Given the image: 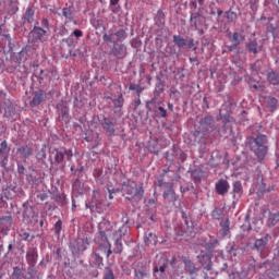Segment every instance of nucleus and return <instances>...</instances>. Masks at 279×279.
Instances as JSON below:
<instances>
[{
    "label": "nucleus",
    "mask_w": 279,
    "mask_h": 279,
    "mask_svg": "<svg viewBox=\"0 0 279 279\" xmlns=\"http://www.w3.org/2000/svg\"><path fill=\"white\" fill-rule=\"evenodd\" d=\"M184 265H185V271H187L190 276H195V274L199 271V268H196L195 264L192 263L191 259H185Z\"/></svg>",
    "instance_id": "f3484780"
},
{
    "label": "nucleus",
    "mask_w": 279,
    "mask_h": 279,
    "mask_svg": "<svg viewBox=\"0 0 279 279\" xmlns=\"http://www.w3.org/2000/svg\"><path fill=\"white\" fill-rule=\"evenodd\" d=\"M10 154V148L8 147V142L3 141L0 144V156H8Z\"/></svg>",
    "instance_id": "393cba45"
},
{
    "label": "nucleus",
    "mask_w": 279,
    "mask_h": 279,
    "mask_svg": "<svg viewBox=\"0 0 279 279\" xmlns=\"http://www.w3.org/2000/svg\"><path fill=\"white\" fill-rule=\"evenodd\" d=\"M41 26L45 27V29H49V20L43 19L41 20Z\"/></svg>",
    "instance_id": "de8ad7c7"
},
{
    "label": "nucleus",
    "mask_w": 279,
    "mask_h": 279,
    "mask_svg": "<svg viewBox=\"0 0 279 279\" xmlns=\"http://www.w3.org/2000/svg\"><path fill=\"white\" fill-rule=\"evenodd\" d=\"M123 228L125 227L117 229V227L112 225L110 220H102L98 225V234L101 241H106V243H108L110 239H113V236H117V234L123 232Z\"/></svg>",
    "instance_id": "7ed1b4c3"
},
{
    "label": "nucleus",
    "mask_w": 279,
    "mask_h": 279,
    "mask_svg": "<svg viewBox=\"0 0 279 279\" xmlns=\"http://www.w3.org/2000/svg\"><path fill=\"white\" fill-rule=\"evenodd\" d=\"M123 104H124L123 95H120L118 99L113 100V105L116 108H123Z\"/></svg>",
    "instance_id": "e433bc0d"
},
{
    "label": "nucleus",
    "mask_w": 279,
    "mask_h": 279,
    "mask_svg": "<svg viewBox=\"0 0 279 279\" xmlns=\"http://www.w3.org/2000/svg\"><path fill=\"white\" fill-rule=\"evenodd\" d=\"M0 221H5L7 226H12V216H4L0 218Z\"/></svg>",
    "instance_id": "37998d69"
},
{
    "label": "nucleus",
    "mask_w": 279,
    "mask_h": 279,
    "mask_svg": "<svg viewBox=\"0 0 279 279\" xmlns=\"http://www.w3.org/2000/svg\"><path fill=\"white\" fill-rule=\"evenodd\" d=\"M166 186H168V191L163 192V198L169 199V197H171L172 202H175V191H173V184L166 183Z\"/></svg>",
    "instance_id": "a211bd4d"
},
{
    "label": "nucleus",
    "mask_w": 279,
    "mask_h": 279,
    "mask_svg": "<svg viewBox=\"0 0 279 279\" xmlns=\"http://www.w3.org/2000/svg\"><path fill=\"white\" fill-rule=\"evenodd\" d=\"M123 231L118 233L116 236L111 238L113 243V250H112V244L110 243V240H108L107 244H100L98 246V251L102 252V254H106L107 258H110L112 254H122L123 252Z\"/></svg>",
    "instance_id": "f03ea898"
},
{
    "label": "nucleus",
    "mask_w": 279,
    "mask_h": 279,
    "mask_svg": "<svg viewBox=\"0 0 279 279\" xmlns=\"http://www.w3.org/2000/svg\"><path fill=\"white\" fill-rule=\"evenodd\" d=\"M51 156L56 165H62V162H64V156H66L68 160L73 158V150L66 148L54 149Z\"/></svg>",
    "instance_id": "423d86ee"
},
{
    "label": "nucleus",
    "mask_w": 279,
    "mask_h": 279,
    "mask_svg": "<svg viewBox=\"0 0 279 279\" xmlns=\"http://www.w3.org/2000/svg\"><path fill=\"white\" fill-rule=\"evenodd\" d=\"M32 19H34V11L33 9H27L24 14V21H26L27 23H32Z\"/></svg>",
    "instance_id": "c756f323"
},
{
    "label": "nucleus",
    "mask_w": 279,
    "mask_h": 279,
    "mask_svg": "<svg viewBox=\"0 0 279 279\" xmlns=\"http://www.w3.org/2000/svg\"><path fill=\"white\" fill-rule=\"evenodd\" d=\"M20 236H21L22 241H34V235L32 236L29 234V232L22 231L20 233Z\"/></svg>",
    "instance_id": "72a5a7b5"
},
{
    "label": "nucleus",
    "mask_w": 279,
    "mask_h": 279,
    "mask_svg": "<svg viewBox=\"0 0 279 279\" xmlns=\"http://www.w3.org/2000/svg\"><path fill=\"white\" fill-rule=\"evenodd\" d=\"M191 8H194V9H196L197 8V2H191Z\"/></svg>",
    "instance_id": "680f3d73"
},
{
    "label": "nucleus",
    "mask_w": 279,
    "mask_h": 279,
    "mask_svg": "<svg viewBox=\"0 0 279 279\" xmlns=\"http://www.w3.org/2000/svg\"><path fill=\"white\" fill-rule=\"evenodd\" d=\"M53 231L57 234V236H60V233L62 232V220H58L54 223Z\"/></svg>",
    "instance_id": "2f4dec72"
},
{
    "label": "nucleus",
    "mask_w": 279,
    "mask_h": 279,
    "mask_svg": "<svg viewBox=\"0 0 279 279\" xmlns=\"http://www.w3.org/2000/svg\"><path fill=\"white\" fill-rule=\"evenodd\" d=\"M220 227L222 228V236H228L230 232V218L222 220Z\"/></svg>",
    "instance_id": "aec40b11"
},
{
    "label": "nucleus",
    "mask_w": 279,
    "mask_h": 279,
    "mask_svg": "<svg viewBox=\"0 0 279 279\" xmlns=\"http://www.w3.org/2000/svg\"><path fill=\"white\" fill-rule=\"evenodd\" d=\"M217 14H218V16H221V14H223V11L221 9H218Z\"/></svg>",
    "instance_id": "e2e57ef3"
},
{
    "label": "nucleus",
    "mask_w": 279,
    "mask_h": 279,
    "mask_svg": "<svg viewBox=\"0 0 279 279\" xmlns=\"http://www.w3.org/2000/svg\"><path fill=\"white\" fill-rule=\"evenodd\" d=\"M25 171V168L23 166H19V173H23Z\"/></svg>",
    "instance_id": "052dcab7"
},
{
    "label": "nucleus",
    "mask_w": 279,
    "mask_h": 279,
    "mask_svg": "<svg viewBox=\"0 0 279 279\" xmlns=\"http://www.w3.org/2000/svg\"><path fill=\"white\" fill-rule=\"evenodd\" d=\"M257 64H258V62H256L255 64H253V65L251 66L252 71H258V68H256Z\"/></svg>",
    "instance_id": "13d9d810"
},
{
    "label": "nucleus",
    "mask_w": 279,
    "mask_h": 279,
    "mask_svg": "<svg viewBox=\"0 0 279 279\" xmlns=\"http://www.w3.org/2000/svg\"><path fill=\"white\" fill-rule=\"evenodd\" d=\"M191 26L194 27V29H197L199 27V13H192L190 17Z\"/></svg>",
    "instance_id": "4be33fe9"
},
{
    "label": "nucleus",
    "mask_w": 279,
    "mask_h": 279,
    "mask_svg": "<svg viewBox=\"0 0 279 279\" xmlns=\"http://www.w3.org/2000/svg\"><path fill=\"white\" fill-rule=\"evenodd\" d=\"M121 0H110V5H119Z\"/></svg>",
    "instance_id": "6e6d98bb"
},
{
    "label": "nucleus",
    "mask_w": 279,
    "mask_h": 279,
    "mask_svg": "<svg viewBox=\"0 0 279 279\" xmlns=\"http://www.w3.org/2000/svg\"><path fill=\"white\" fill-rule=\"evenodd\" d=\"M267 106L270 108L271 112L276 111L278 108V99H276V97H268Z\"/></svg>",
    "instance_id": "b1692460"
},
{
    "label": "nucleus",
    "mask_w": 279,
    "mask_h": 279,
    "mask_svg": "<svg viewBox=\"0 0 279 279\" xmlns=\"http://www.w3.org/2000/svg\"><path fill=\"white\" fill-rule=\"evenodd\" d=\"M198 260L201 263V265H206V263L210 262V255L208 254H204V255H201L198 256Z\"/></svg>",
    "instance_id": "c9c22d12"
},
{
    "label": "nucleus",
    "mask_w": 279,
    "mask_h": 279,
    "mask_svg": "<svg viewBox=\"0 0 279 279\" xmlns=\"http://www.w3.org/2000/svg\"><path fill=\"white\" fill-rule=\"evenodd\" d=\"M158 110L160 112V117L165 119V117H167V110L163 107H158Z\"/></svg>",
    "instance_id": "09e8293b"
},
{
    "label": "nucleus",
    "mask_w": 279,
    "mask_h": 279,
    "mask_svg": "<svg viewBox=\"0 0 279 279\" xmlns=\"http://www.w3.org/2000/svg\"><path fill=\"white\" fill-rule=\"evenodd\" d=\"M267 143V135L263 134L248 138V147L257 158H265L267 156V151L269 150Z\"/></svg>",
    "instance_id": "f257e3e1"
},
{
    "label": "nucleus",
    "mask_w": 279,
    "mask_h": 279,
    "mask_svg": "<svg viewBox=\"0 0 279 279\" xmlns=\"http://www.w3.org/2000/svg\"><path fill=\"white\" fill-rule=\"evenodd\" d=\"M156 202H158V199H156V198H149V199L147 201V206H154V205L156 204Z\"/></svg>",
    "instance_id": "3c124183"
},
{
    "label": "nucleus",
    "mask_w": 279,
    "mask_h": 279,
    "mask_svg": "<svg viewBox=\"0 0 279 279\" xmlns=\"http://www.w3.org/2000/svg\"><path fill=\"white\" fill-rule=\"evenodd\" d=\"M45 95L46 94L44 90L36 92L33 100L31 101V108H36V106H40V104L45 101Z\"/></svg>",
    "instance_id": "f8f14e48"
},
{
    "label": "nucleus",
    "mask_w": 279,
    "mask_h": 279,
    "mask_svg": "<svg viewBox=\"0 0 279 279\" xmlns=\"http://www.w3.org/2000/svg\"><path fill=\"white\" fill-rule=\"evenodd\" d=\"M122 192L124 195H130L132 199H134V197H143L145 194V190H143V187H138L134 181L124 182L122 184Z\"/></svg>",
    "instance_id": "39448f33"
},
{
    "label": "nucleus",
    "mask_w": 279,
    "mask_h": 279,
    "mask_svg": "<svg viewBox=\"0 0 279 279\" xmlns=\"http://www.w3.org/2000/svg\"><path fill=\"white\" fill-rule=\"evenodd\" d=\"M111 56H114L116 58H119L120 60H123L125 56H128V47L123 44H117L111 49Z\"/></svg>",
    "instance_id": "1a4fd4ad"
},
{
    "label": "nucleus",
    "mask_w": 279,
    "mask_h": 279,
    "mask_svg": "<svg viewBox=\"0 0 279 279\" xmlns=\"http://www.w3.org/2000/svg\"><path fill=\"white\" fill-rule=\"evenodd\" d=\"M21 276H23V270H21L20 267H14L13 272L11 275V278L12 279H19V278H21Z\"/></svg>",
    "instance_id": "7c9ffc66"
},
{
    "label": "nucleus",
    "mask_w": 279,
    "mask_h": 279,
    "mask_svg": "<svg viewBox=\"0 0 279 279\" xmlns=\"http://www.w3.org/2000/svg\"><path fill=\"white\" fill-rule=\"evenodd\" d=\"M221 90H223V85H220V87H218V93H221Z\"/></svg>",
    "instance_id": "338daca9"
},
{
    "label": "nucleus",
    "mask_w": 279,
    "mask_h": 279,
    "mask_svg": "<svg viewBox=\"0 0 279 279\" xmlns=\"http://www.w3.org/2000/svg\"><path fill=\"white\" fill-rule=\"evenodd\" d=\"M246 49L256 56V53H258V41H256V39L250 40L246 45Z\"/></svg>",
    "instance_id": "6ab92c4d"
},
{
    "label": "nucleus",
    "mask_w": 279,
    "mask_h": 279,
    "mask_svg": "<svg viewBox=\"0 0 279 279\" xmlns=\"http://www.w3.org/2000/svg\"><path fill=\"white\" fill-rule=\"evenodd\" d=\"M92 256H93V258H94V260H95V265L97 266V267H104V257H101L100 255H99V253H93L92 254Z\"/></svg>",
    "instance_id": "a878e982"
},
{
    "label": "nucleus",
    "mask_w": 279,
    "mask_h": 279,
    "mask_svg": "<svg viewBox=\"0 0 279 279\" xmlns=\"http://www.w3.org/2000/svg\"><path fill=\"white\" fill-rule=\"evenodd\" d=\"M168 110H170V112H173V105L172 104H168Z\"/></svg>",
    "instance_id": "bf43d9fd"
},
{
    "label": "nucleus",
    "mask_w": 279,
    "mask_h": 279,
    "mask_svg": "<svg viewBox=\"0 0 279 279\" xmlns=\"http://www.w3.org/2000/svg\"><path fill=\"white\" fill-rule=\"evenodd\" d=\"M90 242H88L87 238H78L70 242V251L76 258H80V256H82V254H84V252H86V250H88Z\"/></svg>",
    "instance_id": "20e7f679"
},
{
    "label": "nucleus",
    "mask_w": 279,
    "mask_h": 279,
    "mask_svg": "<svg viewBox=\"0 0 279 279\" xmlns=\"http://www.w3.org/2000/svg\"><path fill=\"white\" fill-rule=\"evenodd\" d=\"M232 43H235V45H239V43H241L239 40V33H233V35H232Z\"/></svg>",
    "instance_id": "49530a36"
},
{
    "label": "nucleus",
    "mask_w": 279,
    "mask_h": 279,
    "mask_svg": "<svg viewBox=\"0 0 279 279\" xmlns=\"http://www.w3.org/2000/svg\"><path fill=\"white\" fill-rule=\"evenodd\" d=\"M17 154H21L23 158H29V156L34 154V148H32V146L29 145H23L20 148H17Z\"/></svg>",
    "instance_id": "dca6fc26"
},
{
    "label": "nucleus",
    "mask_w": 279,
    "mask_h": 279,
    "mask_svg": "<svg viewBox=\"0 0 279 279\" xmlns=\"http://www.w3.org/2000/svg\"><path fill=\"white\" fill-rule=\"evenodd\" d=\"M102 279H114V271H112V268L106 267Z\"/></svg>",
    "instance_id": "cd10ccee"
},
{
    "label": "nucleus",
    "mask_w": 279,
    "mask_h": 279,
    "mask_svg": "<svg viewBox=\"0 0 279 279\" xmlns=\"http://www.w3.org/2000/svg\"><path fill=\"white\" fill-rule=\"evenodd\" d=\"M26 262L29 265L28 276H34V274H36L34 267H36V263H38V251L36 248H29L26 252Z\"/></svg>",
    "instance_id": "0eeeda50"
},
{
    "label": "nucleus",
    "mask_w": 279,
    "mask_h": 279,
    "mask_svg": "<svg viewBox=\"0 0 279 279\" xmlns=\"http://www.w3.org/2000/svg\"><path fill=\"white\" fill-rule=\"evenodd\" d=\"M109 199H114V196H112V192H110V190H109Z\"/></svg>",
    "instance_id": "69168bd1"
},
{
    "label": "nucleus",
    "mask_w": 279,
    "mask_h": 279,
    "mask_svg": "<svg viewBox=\"0 0 279 279\" xmlns=\"http://www.w3.org/2000/svg\"><path fill=\"white\" fill-rule=\"evenodd\" d=\"M190 61H191V62H197V57H195V58H190Z\"/></svg>",
    "instance_id": "0e129e2a"
},
{
    "label": "nucleus",
    "mask_w": 279,
    "mask_h": 279,
    "mask_svg": "<svg viewBox=\"0 0 279 279\" xmlns=\"http://www.w3.org/2000/svg\"><path fill=\"white\" fill-rule=\"evenodd\" d=\"M267 243H269V240L267 239V236L258 239L255 241V247L257 250H260V247H265V245H267Z\"/></svg>",
    "instance_id": "bb28decb"
},
{
    "label": "nucleus",
    "mask_w": 279,
    "mask_h": 279,
    "mask_svg": "<svg viewBox=\"0 0 279 279\" xmlns=\"http://www.w3.org/2000/svg\"><path fill=\"white\" fill-rule=\"evenodd\" d=\"M204 1H206V0H197V2L199 3V5H204Z\"/></svg>",
    "instance_id": "774afa93"
},
{
    "label": "nucleus",
    "mask_w": 279,
    "mask_h": 279,
    "mask_svg": "<svg viewBox=\"0 0 279 279\" xmlns=\"http://www.w3.org/2000/svg\"><path fill=\"white\" fill-rule=\"evenodd\" d=\"M73 35L76 37V38H82L84 36V33L81 31V29H75L73 32Z\"/></svg>",
    "instance_id": "a18cd8bd"
},
{
    "label": "nucleus",
    "mask_w": 279,
    "mask_h": 279,
    "mask_svg": "<svg viewBox=\"0 0 279 279\" xmlns=\"http://www.w3.org/2000/svg\"><path fill=\"white\" fill-rule=\"evenodd\" d=\"M57 110L59 112V119L61 121H69V106L64 101H60L57 105Z\"/></svg>",
    "instance_id": "9d476101"
},
{
    "label": "nucleus",
    "mask_w": 279,
    "mask_h": 279,
    "mask_svg": "<svg viewBox=\"0 0 279 279\" xmlns=\"http://www.w3.org/2000/svg\"><path fill=\"white\" fill-rule=\"evenodd\" d=\"M268 80H269L270 84H274V86H276V84H278V76L276 75V73L269 74Z\"/></svg>",
    "instance_id": "a19ab883"
},
{
    "label": "nucleus",
    "mask_w": 279,
    "mask_h": 279,
    "mask_svg": "<svg viewBox=\"0 0 279 279\" xmlns=\"http://www.w3.org/2000/svg\"><path fill=\"white\" fill-rule=\"evenodd\" d=\"M102 40H104L105 43H112V35L105 34V35L102 36Z\"/></svg>",
    "instance_id": "c03bdc74"
},
{
    "label": "nucleus",
    "mask_w": 279,
    "mask_h": 279,
    "mask_svg": "<svg viewBox=\"0 0 279 279\" xmlns=\"http://www.w3.org/2000/svg\"><path fill=\"white\" fill-rule=\"evenodd\" d=\"M278 222H279V211L271 214L267 220V225L270 227L277 226Z\"/></svg>",
    "instance_id": "5701e85b"
},
{
    "label": "nucleus",
    "mask_w": 279,
    "mask_h": 279,
    "mask_svg": "<svg viewBox=\"0 0 279 279\" xmlns=\"http://www.w3.org/2000/svg\"><path fill=\"white\" fill-rule=\"evenodd\" d=\"M229 189H230V184L226 179H220L216 183V192L218 193V195H226Z\"/></svg>",
    "instance_id": "9b49d317"
},
{
    "label": "nucleus",
    "mask_w": 279,
    "mask_h": 279,
    "mask_svg": "<svg viewBox=\"0 0 279 279\" xmlns=\"http://www.w3.org/2000/svg\"><path fill=\"white\" fill-rule=\"evenodd\" d=\"M199 125L203 130H213V128H215V119L213 116H206L199 121Z\"/></svg>",
    "instance_id": "ddd939ff"
},
{
    "label": "nucleus",
    "mask_w": 279,
    "mask_h": 279,
    "mask_svg": "<svg viewBox=\"0 0 279 279\" xmlns=\"http://www.w3.org/2000/svg\"><path fill=\"white\" fill-rule=\"evenodd\" d=\"M220 119L223 121V123H232L234 121V118L230 117V114H223L220 111Z\"/></svg>",
    "instance_id": "f704fd0d"
},
{
    "label": "nucleus",
    "mask_w": 279,
    "mask_h": 279,
    "mask_svg": "<svg viewBox=\"0 0 279 279\" xmlns=\"http://www.w3.org/2000/svg\"><path fill=\"white\" fill-rule=\"evenodd\" d=\"M186 46L189 47V49H193V47H195V41L193 39H190L187 43H186Z\"/></svg>",
    "instance_id": "603ef678"
},
{
    "label": "nucleus",
    "mask_w": 279,
    "mask_h": 279,
    "mask_svg": "<svg viewBox=\"0 0 279 279\" xmlns=\"http://www.w3.org/2000/svg\"><path fill=\"white\" fill-rule=\"evenodd\" d=\"M100 177H101V170L96 169V170L94 171V178H100Z\"/></svg>",
    "instance_id": "864d4df0"
},
{
    "label": "nucleus",
    "mask_w": 279,
    "mask_h": 279,
    "mask_svg": "<svg viewBox=\"0 0 279 279\" xmlns=\"http://www.w3.org/2000/svg\"><path fill=\"white\" fill-rule=\"evenodd\" d=\"M227 19H228V21H230V23L236 21V13H234L232 11H228L227 12Z\"/></svg>",
    "instance_id": "79ce46f5"
},
{
    "label": "nucleus",
    "mask_w": 279,
    "mask_h": 279,
    "mask_svg": "<svg viewBox=\"0 0 279 279\" xmlns=\"http://www.w3.org/2000/svg\"><path fill=\"white\" fill-rule=\"evenodd\" d=\"M173 43L179 47V49H182V47H186V39L180 35H174L173 36Z\"/></svg>",
    "instance_id": "412c9836"
},
{
    "label": "nucleus",
    "mask_w": 279,
    "mask_h": 279,
    "mask_svg": "<svg viewBox=\"0 0 279 279\" xmlns=\"http://www.w3.org/2000/svg\"><path fill=\"white\" fill-rule=\"evenodd\" d=\"M219 243V240H214L211 243H208V247H216Z\"/></svg>",
    "instance_id": "5fc2aeb1"
},
{
    "label": "nucleus",
    "mask_w": 279,
    "mask_h": 279,
    "mask_svg": "<svg viewBox=\"0 0 279 279\" xmlns=\"http://www.w3.org/2000/svg\"><path fill=\"white\" fill-rule=\"evenodd\" d=\"M47 35V31L43 27L35 26L29 33V38H32V43H45V36Z\"/></svg>",
    "instance_id": "6e6552de"
},
{
    "label": "nucleus",
    "mask_w": 279,
    "mask_h": 279,
    "mask_svg": "<svg viewBox=\"0 0 279 279\" xmlns=\"http://www.w3.org/2000/svg\"><path fill=\"white\" fill-rule=\"evenodd\" d=\"M160 271L161 274H165L167 271V263H163L161 266H155L154 267V272Z\"/></svg>",
    "instance_id": "58836bf2"
},
{
    "label": "nucleus",
    "mask_w": 279,
    "mask_h": 279,
    "mask_svg": "<svg viewBox=\"0 0 279 279\" xmlns=\"http://www.w3.org/2000/svg\"><path fill=\"white\" fill-rule=\"evenodd\" d=\"M114 36H117L118 40H125V38H128V33L125 29H120L114 34Z\"/></svg>",
    "instance_id": "473e14b6"
},
{
    "label": "nucleus",
    "mask_w": 279,
    "mask_h": 279,
    "mask_svg": "<svg viewBox=\"0 0 279 279\" xmlns=\"http://www.w3.org/2000/svg\"><path fill=\"white\" fill-rule=\"evenodd\" d=\"M208 264L205 266L206 271H211L213 270V260L209 259V262H207Z\"/></svg>",
    "instance_id": "8fccbe9b"
},
{
    "label": "nucleus",
    "mask_w": 279,
    "mask_h": 279,
    "mask_svg": "<svg viewBox=\"0 0 279 279\" xmlns=\"http://www.w3.org/2000/svg\"><path fill=\"white\" fill-rule=\"evenodd\" d=\"M233 193H236L238 195H241V193H243V185L241 184V181H235L233 183Z\"/></svg>",
    "instance_id": "c85d7f7f"
},
{
    "label": "nucleus",
    "mask_w": 279,
    "mask_h": 279,
    "mask_svg": "<svg viewBox=\"0 0 279 279\" xmlns=\"http://www.w3.org/2000/svg\"><path fill=\"white\" fill-rule=\"evenodd\" d=\"M145 245H156L158 243V236L155 233L146 232L144 235Z\"/></svg>",
    "instance_id": "2eb2a0df"
},
{
    "label": "nucleus",
    "mask_w": 279,
    "mask_h": 279,
    "mask_svg": "<svg viewBox=\"0 0 279 279\" xmlns=\"http://www.w3.org/2000/svg\"><path fill=\"white\" fill-rule=\"evenodd\" d=\"M100 125L102 126L106 132L109 133V136H113L114 134V123L110 121V119L105 118L100 121Z\"/></svg>",
    "instance_id": "4468645a"
},
{
    "label": "nucleus",
    "mask_w": 279,
    "mask_h": 279,
    "mask_svg": "<svg viewBox=\"0 0 279 279\" xmlns=\"http://www.w3.org/2000/svg\"><path fill=\"white\" fill-rule=\"evenodd\" d=\"M194 182H202V172L201 171H193L192 172Z\"/></svg>",
    "instance_id": "ea45409f"
},
{
    "label": "nucleus",
    "mask_w": 279,
    "mask_h": 279,
    "mask_svg": "<svg viewBox=\"0 0 279 279\" xmlns=\"http://www.w3.org/2000/svg\"><path fill=\"white\" fill-rule=\"evenodd\" d=\"M121 10V7H117L112 9L113 14H119V11Z\"/></svg>",
    "instance_id": "4d7b16f0"
},
{
    "label": "nucleus",
    "mask_w": 279,
    "mask_h": 279,
    "mask_svg": "<svg viewBox=\"0 0 279 279\" xmlns=\"http://www.w3.org/2000/svg\"><path fill=\"white\" fill-rule=\"evenodd\" d=\"M62 16H64V19H69L70 21L73 20V13L69 8H63Z\"/></svg>",
    "instance_id": "4c0bfd02"
}]
</instances>
